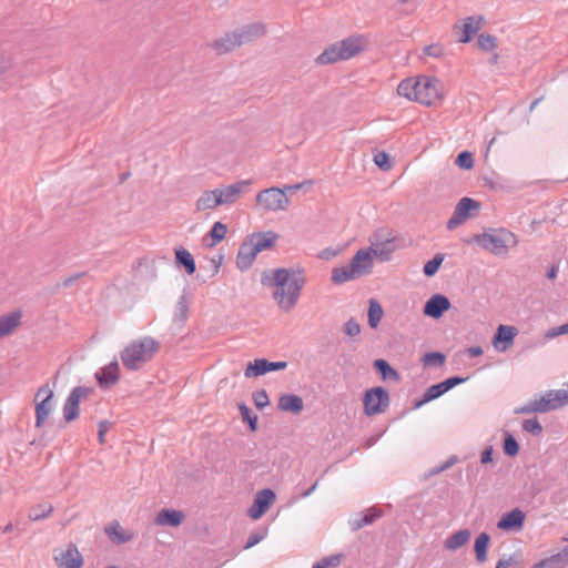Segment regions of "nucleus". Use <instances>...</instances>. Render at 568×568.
Here are the masks:
<instances>
[{"instance_id":"1","label":"nucleus","mask_w":568,"mask_h":568,"mask_svg":"<svg viewBox=\"0 0 568 568\" xmlns=\"http://www.w3.org/2000/svg\"><path fill=\"white\" fill-rule=\"evenodd\" d=\"M262 283L273 287L275 304L282 312L288 313L297 305L306 277L301 267H280L273 270L271 276L263 274Z\"/></svg>"},{"instance_id":"2","label":"nucleus","mask_w":568,"mask_h":568,"mask_svg":"<svg viewBox=\"0 0 568 568\" xmlns=\"http://www.w3.org/2000/svg\"><path fill=\"white\" fill-rule=\"evenodd\" d=\"M398 95L425 105H435L442 98V83L438 79L420 75L407 78L397 87Z\"/></svg>"},{"instance_id":"3","label":"nucleus","mask_w":568,"mask_h":568,"mask_svg":"<svg viewBox=\"0 0 568 568\" xmlns=\"http://www.w3.org/2000/svg\"><path fill=\"white\" fill-rule=\"evenodd\" d=\"M367 39L362 34H353L329 44L317 58L321 65L349 60L366 49Z\"/></svg>"},{"instance_id":"4","label":"nucleus","mask_w":568,"mask_h":568,"mask_svg":"<svg viewBox=\"0 0 568 568\" xmlns=\"http://www.w3.org/2000/svg\"><path fill=\"white\" fill-rule=\"evenodd\" d=\"M159 347L160 344L150 336L133 341L121 352L122 364L130 371H138L151 361Z\"/></svg>"},{"instance_id":"5","label":"nucleus","mask_w":568,"mask_h":568,"mask_svg":"<svg viewBox=\"0 0 568 568\" xmlns=\"http://www.w3.org/2000/svg\"><path fill=\"white\" fill-rule=\"evenodd\" d=\"M470 242L496 256H506L509 248L518 244V239L513 232L501 227L476 234Z\"/></svg>"},{"instance_id":"6","label":"nucleus","mask_w":568,"mask_h":568,"mask_svg":"<svg viewBox=\"0 0 568 568\" xmlns=\"http://www.w3.org/2000/svg\"><path fill=\"white\" fill-rule=\"evenodd\" d=\"M568 404V389L548 390L514 409L515 414L547 413Z\"/></svg>"},{"instance_id":"7","label":"nucleus","mask_w":568,"mask_h":568,"mask_svg":"<svg viewBox=\"0 0 568 568\" xmlns=\"http://www.w3.org/2000/svg\"><path fill=\"white\" fill-rule=\"evenodd\" d=\"M395 236L388 227L377 229L369 236V247L372 254L379 261H389L392 254L395 252Z\"/></svg>"},{"instance_id":"8","label":"nucleus","mask_w":568,"mask_h":568,"mask_svg":"<svg viewBox=\"0 0 568 568\" xmlns=\"http://www.w3.org/2000/svg\"><path fill=\"white\" fill-rule=\"evenodd\" d=\"M53 387L49 383L40 386L34 394L36 427L40 428L54 409Z\"/></svg>"},{"instance_id":"9","label":"nucleus","mask_w":568,"mask_h":568,"mask_svg":"<svg viewBox=\"0 0 568 568\" xmlns=\"http://www.w3.org/2000/svg\"><path fill=\"white\" fill-rule=\"evenodd\" d=\"M256 203L265 212H280L287 210L290 199L285 190L273 186L258 192Z\"/></svg>"},{"instance_id":"10","label":"nucleus","mask_w":568,"mask_h":568,"mask_svg":"<svg viewBox=\"0 0 568 568\" xmlns=\"http://www.w3.org/2000/svg\"><path fill=\"white\" fill-rule=\"evenodd\" d=\"M53 561L58 568H82L83 566V557L72 542L54 548Z\"/></svg>"},{"instance_id":"11","label":"nucleus","mask_w":568,"mask_h":568,"mask_svg":"<svg viewBox=\"0 0 568 568\" xmlns=\"http://www.w3.org/2000/svg\"><path fill=\"white\" fill-rule=\"evenodd\" d=\"M365 414L373 416L385 412L389 405V396L383 387H374L365 392L363 398Z\"/></svg>"},{"instance_id":"12","label":"nucleus","mask_w":568,"mask_h":568,"mask_svg":"<svg viewBox=\"0 0 568 568\" xmlns=\"http://www.w3.org/2000/svg\"><path fill=\"white\" fill-rule=\"evenodd\" d=\"M479 203L470 197H463L455 206L454 213L447 222L448 230H455L463 224L469 216L473 210H478Z\"/></svg>"},{"instance_id":"13","label":"nucleus","mask_w":568,"mask_h":568,"mask_svg":"<svg viewBox=\"0 0 568 568\" xmlns=\"http://www.w3.org/2000/svg\"><path fill=\"white\" fill-rule=\"evenodd\" d=\"M251 184L250 180L237 181L233 184L216 187V194L219 197L220 205H232L242 195L244 190Z\"/></svg>"},{"instance_id":"14","label":"nucleus","mask_w":568,"mask_h":568,"mask_svg":"<svg viewBox=\"0 0 568 568\" xmlns=\"http://www.w3.org/2000/svg\"><path fill=\"white\" fill-rule=\"evenodd\" d=\"M90 390V388L83 386L74 387L71 390L63 405V417L67 422H72L78 417L80 400L85 398Z\"/></svg>"},{"instance_id":"15","label":"nucleus","mask_w":568,"mask_h":568,"mask_svg":"<svg viewBox=\"0 0 568 568\" xmlns=\"http://www.w3.org/2000/svg\"><path fill=\"white\" fill-rule=\"evenodd\" d=\"M275 500V493L268 488L257 491L253 505L248 508L247 515L253 519H260Z\"/></svg>"},{"instance_id":"16","label":"nucleus","mask_w":568,"mask_h":568,"mask_svg":"<svg viewBox=\"0 0 568 568\" xmlns=\"http://www.w3.org/2000/svg\"><path fill=\"white\" fill-rule=\"evenodd\" d=\"M286 366V362H268L265 358H258L247 365L244 375L245 377L251 378L264 375L272 371L284 369Z\"/></svg>"},{"instance_id":"17","label":"nucleus","mask_w":568,"mask_h":568,"mask_svg":"<svg viewBox=\"0 0 568 568\" xmlns=\"http://www.w3.org/2000/svg\"><path fill=\"white\" fill-rule=\"evenodd\" d=\"M525 518V513L519 508H515L501 516L497 523V528L504 531H520L524 526Z\"/></svg>"},{"instance_id":"18","label":"nucleus","mask_w":568,"mask_h":568,"mask_svg":"<svg viewBox=\"0 0 568 568\" xmlns=\"http://www.w3.org/2000/svg\"><path fill=\"white\" fill-rule=\"evenodd\" d=\"M234 34L239 42V45L248 43L254 39H257L266 33V27L261 22H253L235 29Z\"/></svg>"},{"instance_id":"19","label":"nucleus","mask_w":568,"mask_h":568,"mask_svg":"<svg viewBox=\"0 0 568 568\" xmlns=\"http://www.w3.org/2000/svg\"><path fill=\"white\" fill-rule=\"evenodd\" d=\"M517 329L514 326L499 325L493 338V346L498 352H506L514 343Z\"/></svg>"},{"instance_id":"20","label":"nucleus","mask_w":568,"mask_h":568,"mask_svg":"<svg viewBox=\"0 0 568 568\" xmlns=\"http://www.w3.org/2000/svg\"><path fill=\"white\" fill-rule=\"evenodd\" d=\"M374 257L375 256L368 248H362L354 255L349 264L353 271L359 277L372 271Z\"/></svg>"},{"instance_id":"21","label":"nucleus","mask_w":568,"mask_h":568,"mask_svg":"<svg viewBox=\"0 0 568 568\" xmlns=\"http://www.w3.org/2000/svg\"><path fill=\"white\" fill-rule=\"evenodd\" d=\"M449 307L450 302L445 295L435 294L426 302L424 314L433 318H439Z\"/></svg>"},{"instance_id":"22","label":"nucleus","mask_w":568,"mask_h":568,"mask_svg":"<svg viewBox=\"0 0 568 568\" xmlns=\"http://www.w3.org/2000/svg\"><path fill=\"white\" fill-rule=\"evenodd\" d=\"M104 532L109 539L116 544H125L133 539L134 535L130 530L124 529L119 521L114 520L104 527Z\"/></svg>"},{"instance_id":"23","label":"nucleus","mask_w":568,"mask_h":568,"mask_svg":"<svg viewBox=\"0 0 568 568\" xmlns=\"http://www.w3.org/2000/svg\"><path fill=\"white\" fill-rule=\"evenodd\" d=\"M278 234L273 231L254 233L251 235L248 241L258 253L273 247L275 242L278 240Z\"/></svg>"},{"instance_id":"24","label":"nucleus","mask_w":568,"mask_h":568,"mask_svg":"<svg viewBox=\"0 0 568 568\" xmlns=\"http://www.w3.org/2000/svg\"><path fill=\"white\" fill-rule=\"evenodd\" d=\"M483 21V17L476 16L466 18L462 24H455V30H462L463 32V37L459 39V42H469L471 36L475 34L481 28Z\"/></svg>"},{"instance_id":"25","label":"nucleus","mask_w":568,"mask_h":568,"mask_svg":"<svg viewBox=\"0 0 568 568\" xmlns=\"http://www.w3.org/2000/svg\"><path fill=\"white\" fill-rule=\"evenodd\" d=\"M184 514L175 509H162L158 513L154 523L162 527H178L184 520Z\"/></svg>"},{"instance_id":"26","label":"nucleus","mask_w":568,"mask_h":568,"mask_svg":"<svg viewBox=\"0 0 568 568\" xmlns=\"http://www.w3.org/2000/svg\"><path fill=\"white\" fill-rule=\"evenodd\" d=\"M257 256V252L247 240L240 246L237 256H236V265L241 271H245L251 267L253 262Z\"/></svg>"},{"instance_id":"27","label":"nucleus","mask_w":568,"mask_h":568,"mask_svg":"<svg viewBox=\"0 0 568 568\" xmlns=\"http://www.w3.org/2000/svg\"><path fill=\"white\" fill-rule=\"evenodd\" d=\"M22 314L13 311L0 316V338L12 334L21 324Z\"/></svg>"},{"instance_id":"28","label":"nucleus","mask_w":568,"mask_h":568,"mask_svg":"<svg viewBox=\"0 0 568 568\" xmlns=\"http://www.w3.org/2000/svg\"><path fill=\"white\" fill-rule=\"evenodd\" d=\"M568 566V547L539 562L534 568H566Z\"/></svg>"},{"instance_id":"29","label":"nucleus","mask_w":568,"mask_h":568,"mask_svg":"<svg viewBox=\"0 0 568 568\" xmlns=\"http://www.w3.org/2000/svg\"><path fill=\"white\" fill-rule=\"evenodd\" d=\"M210 45L219 54L230 52L240 47L234 32L222 36L221 38L214 40Z\"/></svg>"},{"instance_id":"30","label":"nucleus","mask_w":568,"mask_h":568,"mask_svg":"<svg viewBox=\"0 0 568 568\" xmlns=\"http://www.w3.org/2000/svg\"><path fill=\"white\" fill-rule=\"evenodd\" d=\"M470 536L471 534L468 529H460L446 538L444 547L449 551H456L457 549L468 544Z\"/></svg>"},{"instance_id":"31","label":"nucleus","mask_w":568,"mask_h":568,"mask_svg":"<svg viewBox=\"0 0 568 568\" xmlns=\"http://www.w3.org/2000/svg\"><path fill=\"white\" fill-rule=\"evenodd\" d=\"M97 378L102 386L113 385L119 378V364L116 361L111 362L97 373Z\"/></svg>"},{"instance_id":"32","label":"nucleus","mask_w":568,"mask_h":568,"mask_svg":"<svg viewBox=\"0 0 568 568\" xmlns=\"http://www.w3.org/2000/svg\"><path fill=\"white\" fill-rule=\"evenodd\" d=\"M382 516L378 509L372 508L365 514H357L349 519V525L353 530H358L366 525L373 524Z\"/></svg>"},{"instance_id":"33","label":"nucleus","mask_w":568,"mask_h":568,"mask_svg":"<svg viewBox=\"0 0 568 568\" xmlns=\"http://www.w3.org/2000/svg\"><path fill=\"white\" fill-rule=\"evenodd\" d=\"M278 408L283 412L300 414L303 408V399L297 395H283L278 399Z\"/></svg>"},{"instance_id":"34","label":"nucleus","mask_w":568,"mask_h":568,"mask_svg":"<svg viewBox=\"0 0 568 568\" xmlns=\"http://www.w3.org/2000/svg\"><path fill=\"white\" fill-rule=\"evenodd\" d=\"M195 206H196V210L201 211V212L214 210V209L221 206L215 189L203 192L200 195V197L196 200Z\"/></svg>"},{"instance_id":"35","label":"nucleus","mask_w":568,"mask_h":568,"mask_svg":"<svg viewBox=\"0 0 568 568\" xmlns=\"http://www.w3.org/2000/svg\"><path fill=\"white\" fill-rule=\"evenodd\" d=\"M490 537L486 532H481L477 536L474 545V550L476 554V560L479 564H483L487 559V549L489 545Z\"/></svg>"},{"instance_id":"36","label":"nucleus","mask_w":568,"mask_h":568,"mask_svg":"<svg viewBox=\"0 0 568 568\" xmlns=\"http://www.w3.org/2000/svg\"><path fill=\"white\" fill-rule=\"evenodd\" d=\"M446 392L447 390L445 389V387H444L442 382L436 384V385H433V386H430V387H428L426 389V392L424 393L423 398L420 400L416 402L414 407L415 408H420L426 403L438 398L439 396H442Z\"/></svg>"},{"instance_id":"37","label":"nucleus","mask_w":568,"mask_h":568,"mask_svg":"<svg viewBox=\"0 0 568 568\" xmlns=\"http://www.w3.org/2000/svg\"><path fill=\"white\" fill-rule=\"evenodd\" d=\"M358 276L353 271L351 264L348 266L335 267L332 271V281L335 284H342Z\"/></svg>"},{"instance_id":"38","label":"nucleus","mask_w":568,"mask_h":568,"mask_svg":"<svg viewBox=\"0 0 568 568\" xmlns=\"http://www.w3.org/2000/svg\"><path fill=\"white\" fill-rule=\"evenodd\" d=\"M52 511L53 506L49 503H43L31 507L28 517L32 521H38L49 517Z\"/></svg>"},{"instance_id":"39","label":"nucleus","mask_w":568,"mask_h":568,"mask_svg":"<svg viewBox=\"0 0 568 568\" xmlns=\"http://www.w3.org/2000/svg\"><path fill=\"white\" fill-rule=\"evenodd\" d=\"M175 258L180 265H183L185 267V271L189 275H192L195 272V262L189 251L184 248L176 250Z\"/></svg>"},{"instance_id":"40","label":"nucleus","mask_w":568,"mask_h":568,"mask_svg":"<svg viewBox=\"0 0 568 568\" xmlns=\"http://www.w3.org/2000/svg\"><path fill=\"white\" fill-rule=\"evenodd\" d=\"M383 317V308L381 304L375 301H369V308H368V324L372 328H376Z\"/></svg>"},{"instance_id":"41","label":"nucleus","mask_w":568,"mask_h":568,"mask_svg":"<svg viewBox=\"0 0 568 568\" xmlns=\"http://www.w3.org/2000/svg\"><path fill=\"white\" fill-rule=\"evenodd\" d=\"M374 367L379 372L383 379H398V373L385 359H376Z\"/></svg>"},{"instance_id":"42","label":"nucleus","mask_w":568,"mask_h":568,"mask_svg":"<svg viewBox=\"0 0 568 568\" xmlns=\"http://www.w3.org/2000/svg\"><path fill=\"white\" fill-rule=\"evenodd\" d=\"M524 567V559L523 555L520 552H515L508 558H501L498 562L496 568H523Z\"/></svg>"},{"instance_id":"43","label":"nucleus","mask_w":568,"mask_h":568,"mask_svg":"<svg viewBox=\"0 0 568 568\" xmlns=\"http://www.w3.org/2000/svg\"><path fill=\"white\" fill-rule=\"evenodd\" d=\"M477 45L480 50L490 52L497 48V39L494 36L481 33L477 39Z\"/></svg>"},{"instance_id":"44","label":"nucleus","mask_w":568,"mask_h":568,"mask_svg":"<svg viewBox=\"0 0 568 568\" xmlns=\"http://www.w3.org/2000/svg\"><path fill=\"white\" fill-rule=\"evenodd\" d=\"M189 301L186 294L183 293L175 305V320L184 322L187 318Z\"/></svg>"},{"instance_id":"45","label":"nucleus","mask_w":568,"mask_h":568,"mask_svg":"<svg viewBox=\"0 0 568 568\" xmlns=\"http://www.w3.org/2000/svg\"><path fill=\"white\" fill-rule=\"evenodd\" d=\"M343 558V554H334L322 558L314 565L316 566V568H334L341 565Z\"/></svg>"},{"instance_id":"46","label":"nucleus","mask_w":568,"mask_h":568,"mask_svg":"<svg viewBox=\"0 0 568 568\" xmlns=\"http://www.w3.org/2000/svg\"><path fill=\"white\" fill-rule=\"evenodd\" d=\"M445 355L439 352L426 353L423 357V364L425 366H442L445 363Z\"/></svg>"},{"instance_id":"47","label":"nucleus","mask_w":568,"mask_h":568,"mask_svg":"<svg viewBox=\"0 0 568 568\" xmlns=\"http://www.w3.org/2000/svg\"><path fill=\"white\" fill-rule=\"evenodd\" d=\"M227 229L226 225L221 222H215L210 231V236L212 237V244L214 245L221 242L226 235Z\"/></svg>"},{"instance_id":"48","label":"nucleus","mask_w":568,"mask_h":568,"mask_svg":"<svg viewBox=\"0 0 568 568\" xmlns=\"http://www.w3.org/2000/svg\"><path fill=\"white\" fill-rule=\"evenodd\" d=\"M444 261V257L442 254H436L430 261H428L425 265H424V274L426 276H433L437 273L439 266L442 265Z\"/></svg>"},{"instance_id":"49","label":"nucleus","mask_w":568,"mask_h":568,"mask_svg":"<svg viewBox=\"0 0 568 568\" xmlns=\"http://www.w3.org/2000/svg\"><path fill=\"white\" fill-rule=\"evenodd\" d=\"M523 429L532 436H539L542 433V426L537 418L525 419L523 422Z\"/></svg>"},{"instance_id":"50","label":"nucleus","mask_w":568,"mask_h":568,"mask_svg":"<svg viewBox=\"0 0 568 568\" xmlns=\"http://www.w3.org/2000/svg\"><path fill=\"white\" fill-rule=\"evenodd\" d=\"M239 409H240L242 419L244 422L248 423V426H250L251 430H255L256 429V424H257V416H252L251 415V409L245 404H241L239 406Z\"/></svg>"},{"instance_id":"51","label":"nucleus","mask_w":568,"mask_h":568,"mask_svg":"<svg viewBox=\"0 0 568 568\" xmlns=\"http://www.w3.org/2000/svg\"><path fill=\"white\" fill-rule=\"evenodd\" d=\"M504 452L508 456H516L519 452V445H518L517 440L511 435H508L505 438Z\"/></svg>"},{"instance_id":"52","label":"nucleus","mask_w":568,"mask_h":568,"mask_svg":"<svg viewBox=\"0 0 568 568\" xmlns=\"http://www.w3.org/2000/svg\"><path fill=\"white\" fill-rule=\"evenodd\" d=\"M456 164L460 168V169H465V170H469L473 168L474 165V161H473V155L471 153L465 151V152H462L457 155L456 158Z\"/></svg>"},{"instance_id":"53","label":"nucleus","mask_w":568,"mask_h":568,"mask_svg":"<svg viewBox=\"0 0 568 568\" xmlns=\"http://www.w3.org/2000/svg\"><path fill=\"white\" fill-rule=\"evenodd\" d=\"M374 162L375 164L384 170V171H388L390 168H392V162H390V158L387 153L385 152H378L374 155Z\"/></svg>"},{"instance_id":"54","label":"nucleus","mask_w":568,"mask_h":568,"mask_svg":"<svg viewBox=\"0 0 568 568\" xmlns=\"http://www.w3.org/2000/svg\"><path fill=\"white\" fill-rule=\"evenodd\" d=\"M344 333L349 337H356L361 334V325L354 318H349L344 324Z\"/></svg>"},{"instance_id":"55","label":"nucleus","mask_w":568,"mask_h":568,"mask_svg":"<svg viewBox=\"0 0 568 568\" xmlns=\"http://www.w3.org/2000/svg\"><path fill=\"white\" fill-rule=\"evenodd\" d=\"M254 404L258 409H263L270 404L268 396L264 389L253 394Z\"/></svg>"},{"instance_id":"56","label":"nucleus","mask_w":568,"mask_h":568,"mask_svg":"<svg viewBox=\"0 0 568 568\" xmlns=\"http://www.w3.org/2000/svg\"><path fill=\"white\" fill-rule=\"evenodd\" d=\"M467 379H468L467 377L454 376V377H449V378L443 381L442 383H443L445 389L448 392L453 387L465 383Z\"/></svg>"},{"instance_id":"57","label":"nucleus","mask_w":568,"mask_h":568,"mask_svg":"<svg viewBox=\"0 0 568 568\" xmlns=\"http://www.w3.org/2000/svg\"><path fill=\"white\" fill-rule=\"evenodd\" d=\"M568 333V322L564 325L552 327L546 333L547 338H555L559 335L567 334Z\"/></svg>"},{"instance_id":"58","label":"nucleus","mask_w":568,"mask_h":568,"mask_svg":"<svg viewBox=\"0 0 568 568\" xmlns=\"http://www.w3.org/2000/svg\"><path fill=\"white\" fill-rule=\"evenodd\" d=\"M424 52L429 57L439 58L443 54V48L438 44H430L425 47Z\"/></svg>"},{"instance_id":"59","label":"nucleus","mask_w":568,"mask_h":568,"mask_svg":"<svg viewBox=\"0 0 568 568\" xmlns=\"http://www.w3.org/2000/svg\"><path fill=\"white\" fill-rule=\"evenodd\" d=\"M110 427H111V423L108 420H101L99 423L98 438H99L100 444L104 443V436H105L106 432L110 429Z\"/></svg>"},{"instance_id":"60","label":"nucleus","mask_w":568,"mask_h":568,"mask_svg":"<svg viewBox=\"0 0 568 568\" xmlns=\"http://www.w3.org/2000/svg\"><path fill=\"white\" fill-rule=\"evenodd\" d=\"M312 184H313L312 181H306V182H302V183L284 185L283 187H280V189L285 190V194L287 195V193L298 191V190L303 189L305 185H312Z\"/></svg>"},{"instance_id":"61","label":"nucleus","mask_w":568,"mask_h":568,"mask_svg":"<svg viewBox=\"0 0 568 568\" xmlns=\"http://www.w3.org/2000/svg\"><path fill=\"white\" fill-rule=\"evenodd\" d=\"M264 537H265V534H262V535H260V534H252V535L248 537V539H247V541H246V544H245V546H244V549H250V548L254 547V546H255V545H257L261 540H263V539H264Z\"/></svg>"},{"instance_id":"62","label":"nucleus","mask_w":568,"mask_h":568,"mask_svg":"<svg viewBox=\"0 0 568 568\" xmlns=\"http://www.w3.org/2000/svg\"><path fill=\"white\" fill-rule=\"evenodd\" d=\"M493 460V447L486 448L480 456L481 464H487Z\"/></svg>"},{"instance_id":"63","label":"nucleus","mask_w":568,"mask_h":568,"mask_svg":"<svg viewBox=\"0 0 568 568\" xmlns=\"http://www.w3.org/2000/svg\"><path fill=\"white\" fill-rule=\"evenodd\" d=\"M468 354L471 357H477L483 354V349L479 346H473V347L468 348Z\"/></svg>"},{"instance_id":"64","label":"nucleus","mask_w":568,"mask_h":568,"mask_svg":"<svg viewBox=\"0 0 568 568\" xmlns=\"http://www.w3.org/2000/svg\"><path fill=\"white\" fill-rule=\"evenodd\" d=\"M557 273H558V266L557 265H552L548 272H547V277L549 280H555L556 276H557Z\"/></svg>"}]
</instances>
